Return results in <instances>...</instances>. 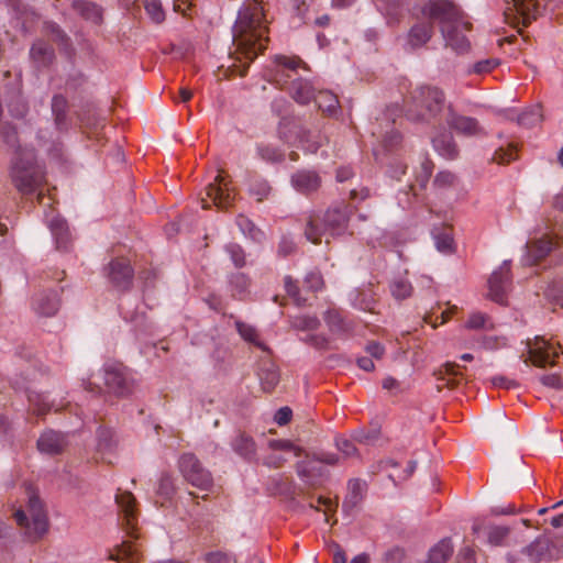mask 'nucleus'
<instances>
[{
    "label": "nucleus",
    "mask_w": 563,
    "mask_h": 563,
    "mask_svg": "<svg viewBox=\"0 0 563 563\" xmlns=\"http://www.w3.org/2000/svg\"><path fill=\"white\" fill-rule=\"evenodd\" d=\"M267 34L262 0H245L232 29L234 51L230 53L240 63L233 64L240 76L246 75L250 64L266 48Z\"/></svg>",
    "instance_id": "1"
},
{
    "label": "nucleus",
    "mask_w": 563,
    "mask_h": 563,
    "mask_svg": "<svg viewBox=\"0 0 563 563\" xmlns=\"http://www.w3.org/2000/svg\"><path fill=\"white\" fill-rule=\"evenodd\" d=\"M421 14L433 25L438 24L446 48L459 55L470 51L466 33L472 30V23L453 0H428L421 7Z\"/></svg>",
    "instance_id": "2"
},
{
    "label": "nucleus",
    "mask_w": 563,
    "mask_h": 563,
    "mask_svg": "<svg viewBox=\"0 0 563 563\" xmlns=\"http://www.w3.org/2000/svg\"><path fill=\"white\" fill-rule=\"evenodd\" d=\"M444 92L433 86L415 88L406 100V115L411 121L430 122L444 109Z\"/></svg>",
    "instance_id": "3"
},
{
    "label": "nucleus",
    "mask_w": 563,
    "mask_h": 563,
    "mask_svg": "<svg viewBox=\"0 0 563 563\" xmlns=\"http://www.w3.org/2000/svg\"><path fill=\"white\" fill-rule=\"evenodd\" d=\"M276 69L272 80L284 88L288 80H291L289 92L291 98L300 103L307 104L316 95V90L312 85L301 78H294L296 70L299 66L303 65V62L299 57H287L277 55L275 57Z\"/></svg>",
    "instance_id": "4"
},
{
    "label": "nucleus",
    "mask_w": 563,
    "mask_h": 563,
    "mask_svg": "<svg viewBox=\"0 0 563 563\" xmlns=\"http://www.w3.org/2000/svg\"><path fill=\"white\" fill-rule=\"evenodd\" d=\"M11 178L22 195L36 192L44 181L43 168L36 163L31 148H19L11 168Z\"/></svg>",
    "instance_id": "5"
},
{
    "label": "nucleus",
    "mask_w": 563,
    "mask_h": 563,
    "mask_svg": "<svg viewBox=\"0 0 563 563\" xmlns=\"http://www.w3.org/2000/svg\"><path fill=\"white\" fill-rule=\"evenodd\" d=\"M349 208L338 206L330 208L323 216L322 222L311 220L305 230L307 240L313 244H330L331 239L341 235L346 228Z\"/></svg>",
    "instance_id": "6"
},
{
    "label": "nucleus",
    "mask_w": 563,
    "mask_h": 563,
    "mask_svg": "<svg viewBox=\"0 0 563 563\" xmlns=\"http://www.w3.org/2000/svg\"><path fill=\"white\" fill-rule=\"evenodd\" d=\"M103 384L107 393L117 398L130 397L136 389V382L131 371L120 362L103 366Z\"/></svg>",
    "instance_id": "7"
},
{
    "label": "nucleus",
    "mask_w": 563,
    "mask_h": 563,
    "mask_svg": "<svg viewBox=\"0 0 563 563\" xmlns=\"http://www.w3.org/2000/svg\"><path fill=\"white\" fill-rule=\"evenodd\" d=\"M109 284L120 294L130 292L133 288L135 271L131 260L125 256L112 258L103 268Z\"/></svg>",
    "instance_id": "8"
},
{
    "label": "nucleus",
    "mask_w": 563,
    "mask_h": 563,
    "mask_svg": "<svg viewBox=\"0 0 563 563\" xmlns=\"http://www.w3.org/2000/svg\"><path fill=\"white\" fill-rule=\"evenodd\" d=\"M178 465L184 478L192 486L201 490H209L213 486L211 473L202 466L195 454L184 453Z\"/></svg>",
    "instance_id": "9"
},
{
    "label": "nucleus",
    "mask_w": 563,
    "mask_h": 563,
    "mask_svg": "<svg viewBox=\"0 0 563 563\" xmlns=\"http://www.w3.org/2000/svg\"><path fill=\"white\" fill-rule=\"evenodd\" d=\"M115 501L119 507L120 521L123 530L131 539H139L137 516L139 509L134 495L130 492H119L115 495Z\"/></svg>",
    "instance_id": "10"
},
{
    "label": "nucleus",
    "mask_w": 563,
    "mask_h": 563,
    "mask_svg": "<svg viewBox=\"0 0 563 563\" xmlns=\"http://www.w3.org/2000/svg\"><path fill=\"white\" fill-rule=\"evenodd\" d=\"M511 284L510 262L504 261L501 266L493 272L488 279V298L500 306H507Z\"/></svg>",
    "instance_id": "11"
},
{
    "label": "nucleus",
    "mask_w": 563,
    "mask_h": 563,
    "mask_svg": "<svg viewBox=\"0 0 563 563\" xmlns=\"http://www.w3.org/2000/svg\"><path fill=\"white\" fill-rule=\"evenodd\" d=\"M27 510L32 519V530L27 531V538L32 542L40 540L48 530V518L43 501L36 494L29 496Z\"/></svg>",
    "instance_id": "12"
},
{
    "label": "nucleus",
    "mask_w": 563,
    "mask_h": 563,
    "mask_svg": "<svg viewBox=\"0 0 563 563\" xmlns=\"http://www.w3.org/2000/svg\"><path fill=\"white\" fill-rule=\"evenodd\" d=\"M434 25L426 18L418 19L409 29L404 47L406 51H416L424 46L433 36Z\"/></svg>",
    "instance_id": "13"
},
{
    "label": "nucleus",
    "mask_w": 563,
    "mask_h": 563,
    "mask_svg": "<svg viewBox=\"0 0 563 563\" xmlns=\"http://www.w3.org/2000/svg\"><path fill=\"white\" fill-rule=\"evenodd\" d=\"M206 196L213 206L223 209L232 206L235 199L233 189L221 174L217 175L214 181L207 186Z\"/></svg>",
    "instance_id": "14"
},
{
    "label": "nucleus",
    "mask_w": 563,
    "mask_h": 563,
    "mask_svg": "<svg viewBox=\"0 0 563 563\" xmlns=\"http://www.w3.org/2000/svg\"><path fill=\"white\" fill-rule=\"evenodd\" d=\"M528 353L529 357L525 360V363L529 365L531 362L538 367H545L549 364L553 365L554 358L558 357V353L553 350L552 345L541 336H536L533 343L528 341Z\"/></svg>",
    "instance_id": "15"
},
{
    "label": "nucleus",
    "mask_w": 563,
    "mask_h": 563,
    "mask_svg": "<svg viewBox=\"0 0 563 563\" xmlns=\"http://www.w3.org/2000/svg\"><path fill=\"white\" fill-rule=\"evenodd\" d=\"M288 123L282 122L279 126V136L286 143L296 144L298 143L305 151L314 153L321 144V136L319 133L307 131L301 126L294 125L296 130V137L292 140L287 133Z\"/></svg>",
    "instance_id": "16"
},
{
    "label": "nucleus",
    "mask_w": 563,
    "mask_h": 563,
    "mask_svg": "<svg viewBox=\"0 0 563 563\" xmlns=\"http://www.w3.org/2000/svg\"><path fill=\"white\" fill-rule=\"evenodd\" d=\"M295 468L307 488L316 489L321 486L324 470L317 465L312 457L297 462Z\"/></svg>",
    "instance_id": "17"
},
{
    "label": "nucleus",
    "mask_w": 563,
    "mask_h": 563,
    "mask_svg": "<svg viewBox=\"0 0 563 563\" xmlns=\"http://www.w3.org/2000/svg\"><path fill=\"white\" fill-rule=\"evenodd\" d=\"M448 125L466 136H475L483 133V129L476 119L455 113L450 107L446 114Z\"/></svg>",
    "instance_id": "18"
},
{
    "label": "nucleus",
    "mask_w": 563,
    "mask_h": 563,
    "mask_svg": "<svg viewBox=\"0 0 563 563\" xmlns=\"http://www.w3.org/2000/svg\"><path fill=\"white\" fill-rule=\"evenodd\" d=\"M60 306V298L56 290H43L33 298L35 312L43 317H53Z\"/></svg>",
    "instance_id": "19"
},
{
    "label": "nucleus",
    "mask_w": 563,
    "mask_h": 563,
    "mask_svg": "<svg viewBox=\"0 0 563 563\" xmlns=\"http://www.w3.org/2000/svg\"><path fill=\"white\" fill-rule=\"evenodd\" d=\"M507 8L505 10L506 18L519 15L522 23L527 25L532 19H536L538 10L537 0H505Z\"/></svg>",
    "instance_id": "20"
},
{
    "label": "nucleus",
    "mask_w": 563,
    "mask_h": 563,
    "mask_svg": "<svg viewBox=\"0 0 563 563\" xmlns=\"http://www.w3.org/2000/svg\"><path fill=\"white\" fill-rule=\"evenodd\" d=\"M66 445L67 441L65 435L54 430L43 432L37 440V449L40 452L48 455H58L63 453Z\"/></svg>",
    "instance_id": "21"
},
{
    "label": "nucleus",
    "mask_w": 563,
    "mask_h": 563,
    "mask_svg": "<svg viewBox=\"0 0 563 563\" xmlns=\"http://www.w3.org/2000/svg\"><path fill=\"white\" fill-rule=\"evenodd\" d=\"M367 490V484L360 478H352L347 483V494L342 503V510L345 514H351L356 507L361 505Z\"/></svg>",
    "instance_id": "22"
},
{
    "label": "nucleus",
    "mask_w": 563,
    "mask_h": 563,
    "mask_svg": "<svg viewBox=\"0 0 563 563\" xmlns=\"http://www.w3.org/2000/svg\"><path fill=\"white\" fill-rule=\"evenodd\" d=\"M291 185L297 191L308 195L319 189L321 179L316 172L302 169L291 176Z\"/></svg>",
    "instance_id": "23"
},
{
    "label": "nucleus",
    "mask_w": 563,
    "mask_h": 563,
    "mask_svg": "<svg viewBox=\"0 0 563 563\" xmlns=\"http://www.w3.org/2000/svg\"><path fill=\"white\" fill-rule=\"evenodd\" d=\"M231 446L242 459L249 462L256 460V444L250 434L240 431L232 440Z\"/></svg>",
    "instance_id": "24"
},
{
    "label": "nucleus",
    "mask_w": 563,
    "mask_h": 563,
    "mask_svg": "<svg viewBox=\"0 0 563 563\" xmlns=\"http://www.w3.org/2000/svg\"><path fill=\"white\" fill-rule=\"evenodd\" d=\"M373 135H382V142L378 147L374 148V155L376 159H382V156L385 154H394L397 152L398 146L401 143L400 134L391 129L390 131H386L385 134L382 131H372Z\"/></svg>",
    "instance_id": "25"
},
{
    "label": "nucleus",
    "mask_w": 563,
    "mask_h": 563,
    "mask_svg": "<svg viewBox=\"0 0 563 563\" xmlns=\"http://www.w3.org/2000/svg\"><path fill=\"white\" fill-rule=\"evenodd\" d=\"M552 542L548 538L538 537L521 552L528 556L531 563H539L550 555Z\"/></svg>",
    "instance_id": "26"
},
{
    "label": "nucleus",
    "mask_w": 563,
    "mask_h": 563,
    "mask_svg": "<svg viewBox=\"0 0 563 563\" xmlns=\"http://www.w3.org/2000/svg\"><path fill=\"white\" fill-rule=\"evenodd\" d=\"M7 5L12 14V20L15 22V26L20 25L23 31H27L36 18L35 13L22 5L19 0H9Z\"/></svg>",
    "instance_id": "27"
},
{
    "label": "nucleus",
    "mask_w": 563,
    "mask_h": 563,
    "mask_svg": "<svg viewBox=\"0 0 563 563\" xmlns=\"http://www.w3.org/2000/svg\"><path fill=\"white\" fill-rule=\"evenodd\" d=\"M459 367V364L448 362L435 373L439 382L437 385L438 391H441L444 387L453 389L459 385L456 379V376L461 375L457 371Z\"/></svg>",
    "instance_id": "28"
},
{
    "label": "nucleus",
    "mask_w": 563,
    "mask_h": 563,
    "mask_svg": "<svg viewBox=\"0 0 563 563\" xmlns=\"http://www.w3.org/2000/svg\"><path fill=\"white\" fill-rule=\"evenodd\" d=\"M30 57L37 67H46L55 58L54 49L46 42L37 40L30 49Z\"/></svg>",
    "instance_id": "29"
},
{
    "label": "nucleus",
    "mask_w": 563,
    "mask_h": 563,
    "mask_svg": "<svg viewBox=\"0 0 563 563\" xmlns=\"http://www.w3.org/2000/svg\"><path fill=\"white\" fill-rule=\"evenodd\" d=\"M258 377L261 380L262 388L266 393H272L278 385L280 379L277 366L269 360H267V363L261 367L258 372Z\"/></svg>",
    "instance_id": "30"
},
{
    "label": "nucleus",
    "mask_w": 563,
    "mask_h": 563,
    "mask_svg": "<svg viewBox=\"0 0 563 563\" xmlns=\"http://www.w3.org/2000/svg\"><path fill=\"white\" fill-rule=\"evenodd\" d=\"M108 559L118 562L126 561L129 563H134L140 560V552L131 541L126 540L121 544L115 545L113 550L109 551Z\"/></svg>",
    "instance_id": "31"
},
{
    "label": "nucleus",
    "mask_w": 563,
    "mask_h": 563,
    "mask_svg": "<svg viewBox=\"0 0 563 563\" xmlns=\"http://www.w3.org/2000/svg\"><path fill=\"white\" fill-rule=\"evenodd\" d=\"M453 554L451 538H443L434 544L428 553V563H445Z\"/></svg>",
    "instance_id": "32"
},
{
    "label": "nucleus",
    "mask_w": 563,
    "mask_h": 563,
    "mask_svg": "<svg viewBox=\"0 0 563 563\" xmlns=\"http://www.w3.org/2000/svg\"><path fill=\"white\" fill-rule=\"evenodd\" d=\"M433 148L444 158L453 159L457 156V147L451 133H443L432 139Z\"/></svg>",
    "instance_id": "33"
},
{
    "label": "nucleus",
    "mask_w": 563,
    "mask_h": 563,
    "mask_svg": "<svg viewBox=\"0 0 563 563\" xmlns=\"http://www.w3.org/2000/svg\"><path fill=\"white\" fill-rule=\"evenodd\" d=\"M70 5L87 21L100 23L102 20V10L95 3L85 0H71Z\"/></svg>",
    "instance_id": "34"
},
{
    "label": "nucleus",
    "mask_w": 563,
    "mask_h": 563,
    "mask_svg": "<svg viewBox=\"0 0 563 563\" xmlns=\"http://www.w3.org/2000/svg\"><path fill=\"white\" fill-rule=\"evenodd\" d=\"M433 164L430 159L424 158L420 163L419 169L415 172V184H410L409 189L412 191L413 196H418V187L419 189H424L429 183V179L432 175Z\"/></svg>",
    "instance_id": "35"
},
{
    "label": "nucleus",
    "mask_w": 563,
    "mask_h": 563,
    "mask_svg": "<svg viewBox=\"0 0 563 563\" xmlns=\"http://www.w3.org/2000/svg\"><path fill=\"white\" fill-rule=\"evenodd\" d=\"M118 445V439L112 429L99 427L97 430V450L100 453H111Z\"/></svg>",
    "instance_id": "36"
},
{
    "label": "nucleus",
    "mask_w": 563,
    "mask_h": 563,
    "mask_svg": "<svg viewBox=\"0 0 563 563\" xmlns=\"http://www.w3.org/2000/svg\"><path fill=\"white\" fill-rule=\"evenodd\" d=\"M324 321L332 333L341 334L351 330L350 323L345 321L340 310H327L324 313Z\"/></svg>",
    "instance_id": "37"
},
{
    "label": "nucleus",
    "mask_w": 563,
    "mask_h": 563,
    "mask_svg": "<svg viewBox=\"0 0 563 563\" xmlns=\"http://www.w3.org/2000/svg\"><path fill=\"white\" fill-rule=\"evenodd\" d=\"M236 225L239 227L241 233L249 238L252 243H263L265 234L264 232L256 228L255 224L246 217L240 214L236 218Z\"/></svg>",
    "instance_id": "38"
},
{
    "label": "nucleus",
    "mask_w": 563,
    "mask_h": 563,
    "mask_svg": "<svg viewBox=\"0 0 563 563\" xmlns=\"http://www.w3.org/2000/svg\"><path fill=\"white\" fill-rule=\"evenodd\" d=\"M313 101L316 106L323 112L332 114L339 108L338 97L329 90H320L314 97Z\"/></svg>",
    "instance_id": "39"
},
{
    "label": "nucleus",
    "mask_w": 563,
    "mask_h": 563,
    "mask_svg": "<svg viewBox=\"0 0 563 563\" xmlns=\"http://www.w3.org/2000/svg\"><path fill=\"white\" fill-rule=\"evenodd\" d=\"M67 100L62 95H56L52 99V112L55 117V125L58 130L67 129Z\"/></svg>",
    "instance_id": "40"
},
{
    "label": "nucleus",
    "mask_w": 563,
    "mask_h": 563,
    "mask_svg": "<svg viewBox=\"0 0 563 563\" xmlns=\"http://www.w3.org/2000/svg\"><path fill=\"white\" fill-rule=\"evenodd\" d=\"M49 229L58 246L70 242V231L65 220L55 218L49 223Z\"/></svg>",
    "instance_id": "41"
},
{
    "label": "nucleus",
    "mask_w": 563,
    "mask_h": 563,
    "mask_svg": "<svg viewBox=\"0 0 563 563\" xmlns=\"http://www.w3.org/2000/svg\"><path fill=\"white\" fill-rule=\"evenodd\" d=\"M249 192L257 202H262L269 197L272 187L266 179L253 177L249 185Z\"/></svg>",
    "instance_id": "42"
},
{
    "label": "nucleus",
    "mask_w": 563,
    "mask_h": 563,
    "mask_svg": "<svg viewBox=\"0 0 563 563\" xmlns=\"http://www.w3.org/2000/svg\"><path fill=\"white\" fill-rule=\"evenodd\" d=\"M256 154L267 163H279L284 159V153L278 147L265 142L256 144Z\"/></svg>",
    "instance_id": "43"
},
{
    "label": "nucleus",
    "mask_w": 563,
    "mask_h": 563,
    "mask_svg": "<svg viewBox=\"0 0 563 563\" xmlns=\"http://www.w3.org/2000/svg\"><path fill=\"white\" fill-rule=\"evenodd\" d=\"M278 495H280L285 501H289L291 497L302 495L303 498H310V493H305L303 488L297 487L290 481H282L276 484Z\"/></svg>",
    "instance_id": "44"
},
{
    "label": "nucleus",
    "mask_w": 563,
    "mask_h": 563,
    "mask_svg": "<svg viewBox=\"0 0 563 563\" xmlns=\"http://www.w3.org/2000/svg\"><path fill=\"white\" fill-rule=\"evenodd\" d=\"M431 235L435 246H452L453 243V229L446 224H440L432 229Z\"/></svg>",
    "instance_id": "45"
},
{
    "label": "nucleus",
    "mask_w": 563,
    "mask_h": 563,
    "mask_svg": "<svg viewBox=\"0 0 563 563\" xmlns=\"http://www.w3.org/2000/svg\"><path fill=\"white\" fill-rule=\"evenodd\" d=\"M552 249H527V253L522 258L523 265L527 266H542L547 265L543 263L547 261Z\"/></svg>",
    "instance_id": "46"
},
{
    "label": "nucleus",
    "mask_w": 563,
    "mask_h": 563,
    "mask_svg": "<svg viewBox=\"0 0 563 563\" xmlns=\"http://www.w3.org/2000/svg\"><path fill=\"white\" fill-rule=\"evenodd\" d=\"M510 533V528L506 526H493L488 528L487 541L493 547H501Z\"/></svg>",
    "instance_id": "47"
},
{
    "label": "nucleus",
    "mask_w": 563,
    "mask_h": 563,
    "mask_svg": "<svg viewBox=\"0 0 563 563\" xmlns=\"http://www.w3.org/2000/svg\"><path fill=\"white\" fill-rule=\"evenodd\" d=\"M235 328H236V331L239 332V334L247 342L250 343H253L255 344L256 346L263 349V350H266V346H264L263 343L258 342L257 341V331L256 329L251 325V324H247L243 321H235Z\"/></svg>",
    "instance_id": "48"
},
{
    "label": "nucleus",
    "mask_w": 563,
    "mask_h": 563,
    "mask_svg": "<svg viewBox=\"0 0 563 563\" xmlns=\"http://www.w3.org/2000/svg\"><path fill=\"white\" fill-rule=\"evenodd\" d=\"M390 292L397 300H404L411 296L412 286L411 284L402 278H398L391 282Z\"/></svg>",
    "instance_id": "49"
},
{
    "label": "nucleus",
    "mask_w": 563,
    "mask_h": 563,
    "mask_svg": "<svg viewBox=\"0 0 563 563\" xmlns=\"http://www.w3.org/2000/svg\"><path fill=\"white\" fill-rule=\"evenodd\" d=\"M27 400L30 405L33 406L34 412L37 415H45L49 410L48 401L43 394L27 390Z\"/></svg>",
    "instance_id": "50"
},
{
    "label": "nucleus",
    "mask_w": 563,
    "mask_h": 563,
    "mask_svg": "<svg viewBox=\"0 0 563 563\" xmlns=\"http://www.w3.org/2000/svg\"><path fill=\"white\" fill-rule=\"evenodd\" d=\"M268 446L276 451H294L296 456L305 454L306 457H310L302 448L296 446L290 440H269Z\"/></svg>",
    "instance_id": "51"
},
{
    "label": "nucleus",
    "mask_w": 563,
    "mask_h": 563,
    "mask_svg": "<svg viewBox=\"0 0 563 563\" xmlns=\"http://www.w3.org/2000/svg\"><path fill=\"white\" fill-rule=\"evenodd\" d=\"M156 493L164 497L165 500H169L173 497L175 494V485L169 474H162Z\"/></svg>",
    "instance_id": "52"
},
{
    "label": "nucleus",
    "mask_w": 563,
    "mask_h": 563,
    "mask_svg": "<svg viewBox=\"0 0 563 563\" xmlns=\"http://www.w3.org/2000/svg\"><path fill=\"white\" fill-rule=\"evenodd\" d=\"M146 13L155 23H161L165 19V13L159 0H144Z\"/></svg>",
    "instance_id": "53"
},
{
    "label": "nucleus",
    "mask_w": 563,
    "mask_h": 563,
    "mask_svg": "<svg viewBox=\"0 0 563 563\" xmlns=\"http://www.w3.org/2000/svg\"><path fill=\"white\" fill-rule=\"evenodd\" d=\"M44 31H45V33L47 35H49L52 37V40L54 42L63 45L64 47L67 46L68 37L65 34V32L56 23L45 22L44 23Z\"/></svg>",
    "instance_id": "54"
},
{
    "label": "nucleus",
    "mask_w": 563,
    "mask_h": 563,
    "mask_svg": "<svg viewBox=\"0 0 563 563\" xmlns=\"http://www.w3.org/2000/svg\"><path fill=\"white\" fill-rule=\"evenodd\" d=\"M230 284L234 289L233 296L239 295L241 297L246 291L250 280L245 274L238 273L231 276Z\"/></svg>",
    "instance_id": "55"
},
{
    "label": "nucleus",
    "mask_w": 563,
    "mask_h": 563,
    "mask_svg": "<svg viewBox=\"0 0 563 563\" xmlns=\"http://www.w3.org/2000/svg\"><path fill=\"white\" fill-rule=\"evenodd\" d=\"M285 289L289 297H291L297 306H303L306 299L300 296V289L297 282L290 276L285 277Z\"/></svg>",
    "instance_id": "56"
},
{
    "label": "nucleus",
    "mask_w": 563,
    "mask_h": 563,
    "mask_svg": "<svg viewBox=\"0 0 563 563\" xmlns=\"http://www.w3.org/2000/svg\"><path fill=\"white\" fill-rule=\"evenodd\" d=\"M457 184V177L455 174L443 170L437 174L434 178V186L438 188L454 187Z\"/></svg>",
    "instance_id": "57"
},
{
    "label": "nucleus",
    "mask_w": 563,
    "mask_h": 563,
    "mask_svg": "<svg viewBox=\"0 0 563 563\" xmlns=\"http://www.w3.org/2000/svg\"><path fill=\"white\" fill-rule=\"evenodd\" d=\"M137 277L143 284V289L152 288L155 286L157 272L153 267H144L139 271Z\"/></svg>",
    "instance_id": "58"
},
{
    "label": "nucleus",
    "mask_w": 563,
    "mask_h": 563,
    "mask_svg": "<svg viewBox=\"0 0 563 563\" xmlns=\"http://www.w3.org/2000/svg\"><path fill=\"white\" fill-rule=\"evenodd\" d=\"M320 325V321L314 316L297 317L294 321V327L299 330H316Z\"/></svg>",
    "instance_id": "59"
},
{
    "label": "nucleus",
    "mask_w": 563,
    "mask_h": 563,
    "mask_svg": "<svg viewBox=\"0 0 563 563\" xmlns=\"http://www.w3.org/2000/svg\"><path fill=\"white\" fill-rule=\"evenodd\" d=\"M499 62L496 58H486L478 60L473 65L472 73L474 74H487L498 66Z\"/></svg>",
    "instance_id": "60"
},
{
    "label": "nucleus",
    "mask_w": 563,
    "mask_h": 563,
    "mask_svg": "<svg viewBox=\"0 0 563 563\" xmlns=\"http://www.w3.org/2000/svg\"><path fill=\"white\" fill-rule=\"evenodd\" d=\"M335 446L340 452L344 454L346 457L355 456L357 455V449L354 445V443L346 439V438H336L335 439Z\"/></svg>",
    "instance_id": "61"
},
{
    "label": "nucleus",
    "mask_w": 563,
    "mask_h": 563,
    "mask_svg": "<svg viewBox=\"0 0 563 563\" xmlns=\"http://www.w3.org/2000/svg\"><path fill=\"white\" fill-rule=\"evenodd\" d=\"M541 121V113L539 109H532L519 115L518 122L525 126H533Z\"/></svg>",
    "instance_id": "62"
},
{
    "label": "nucleus",
    "mask_w": 563,
    "mask_h": 563,
    "mask_svg": "<svg viewBox=\"0 0 563 563\" xmlns=\"http://www.w3.org/2000/svg\"><path fill=\"white\" fill-rule=\"evenodd\" d=\"M406 556L402 548L396 545L388 549L383 556L385 563H401Z\"/></svg>",
    "instance_id": "63"
},
{
    "label": "nucleus",
    "mask_w": 563,
    "mask_h": 563,
    "mask_svg": "<svg viewBox=\"0 0 563 563\" xmlns=\"http://www.w3.org/2000/svg\"><path fill=\"white\" fill-rule=\"evenodd\" d=\"M516 159V150L515 147L509 148H499L495 152L493 156V161L497 164H506Z\"/></svg>",
    "instance_id": "64"
}]
</instances>
